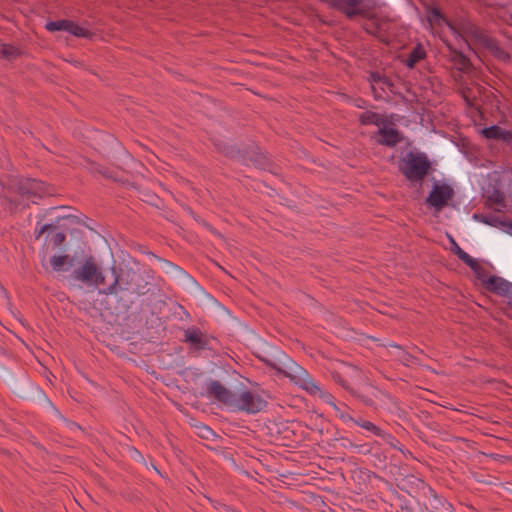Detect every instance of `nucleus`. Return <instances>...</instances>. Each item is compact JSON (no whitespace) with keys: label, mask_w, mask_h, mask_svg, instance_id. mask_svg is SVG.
I'll list each match as a JSON object with an SVG mask.
<instances>
[{"label":"nucleus","mask_w":512,"mask_h":512,"mask_svg":"<svg viewBox=\"0 0 512 512\" xmlns=\"http://www.w3.org/2000/svg\"><path fill=\"white\" fill-rule=\"evenodd\" d=\"M427 427H428L430 430H432V431H434V432L438 433L439 435H441V436H442V439H443L444 441H451L452 439H455V440H463V439H462V438H460V437H454V436H452V435L448 434L447 432H445L444 430H442V429L440 428V426H439L436 422H431V423L427 424Z\"/></svg>","instance_id":"38"},{"label":"nucleus","mask_w":512,"mask_h":512,"mask_svg":"<svg viewBox=\"0 0 512 512\" xmlns=\"http://www.w3.org/2000/svg\"><path fill=\"white\" fill-rule=\"evenodd\" d=\"M17 192L21 196L27 198L30 197H42L47 193L46 184L36 179L27 178L19 181L17 185Z\"/></svg>","instance_id":"13"},{"label":"nucleus","mask_w":512,"mask_h":512,"mask_svg":"<svg viewBox=\"0 0 512 512\" xmlns=\"http://www.w3.org/2000/svg\"><path fill=\"white\" fill-rule=\"evenodd\" d=\"M135 453L138 457L137 461L140 462L143 466H145V468L149 469L148 463L144 459V457L137 450H135Z\"/></svg>","instance_id":"53"},{"label":"nucleus","mask_w":512,"mask_h":512,"mask_svg":"<svg viewBox=\"0 0 512 512\" xmlns=\"http://www.w3.org/2000/svg\"><path fill=\"white\" fill-rule=\"evenodd\" d=\"M334 441L335 442H338L339 445L342 447V448H354V449H359V451H363V452H370V450L367 448V445H357V444H354L349 438L347 437H343V436H340V437H336L334 438Z\"/></svg>","instance_id":"33"},{"label":"nucleus","mask_w":512,"mask_h":512,"mask_svg":"<svg viewBox=\"0 0 512 512\" xmlns=\"http://www.w3.org/2000/svg\"><path fill=\"white\" fill-rule=\"evenodd\" d=\"M202 429H203L202 437L207 438L208 434L212 433L211 429L207 426H203Z\"/></svg>","instance_id":"56"},{"label":"nucleus","mask_w":512,"mask_h":512,"mask_svg":"<svg viewBox=\"0 0 512 512\" xmlns=\"http://www.w3.org/2000/svg\"><path fill=\"white\" fill-rule=\"evenodd\" d=\"M122 185L135 189L139 194L140 199L151 206L160 208L163 204L162 200L156 193L150 191L146 187H143V185H138L137 183L130 181H122Z\"/></svg>","instance_id":"17"},{"label":"nucleus","mask_w":512,"mask_h":512,"mask_svg":"<svg viewBox=\"0 0 512 512\" xmlns=\"http://www.w3.org/2000/svg\"><path fill=\"white\" fill-rule=\"evenodd\" d=\"M50 264L55 272H65L73 267L74 258L68 255H54L50 258Z\"/></svg>","instance_id":"20"},{"label":"nucleus","mask_w":512,"mask_h":512,"mask_svg":"<svg viewBox=\"0 0 512 512\" xmlns=\"http://www.w3.org/2000/svg\"><path fill=\"white\" fill-rule=\"evenodd\" d=\"M97 173L101 174L105 178L112 179L115 182H120L122 184V181H125L124 179H120L116 176H114L108 168L99 166V169H97Z\"/></svg>","instance_id":"45"},{"label":"nucleus","mask_w":512,"mask_h":512,"mask_svg":"<svg viewBox=\"0 0 512 512\" xmlns=\"http://www.w3.org/2000/svg\"><path fill=\"white\" fill-rule=\"evenodd\" d=\"M500 487L512 494V482H500Z\"/></svg>","instance_id":"51"},{"label":"nucleus","mask_w":512,"mask_h":512,"mask_svg":"<svg viewBox=\"0 0 512 512\" xmlns=\"http://www.w3.org/2000/svg\"><path fill=\"white\" fill-rule=\"evenodd\" d=\"M474 219L481 221L482 223L489 225V226H496L497 225V219L494 217H488L483 214H474Z\"/></svg>","instance_id":"46"},{"label":"nucleus","mask_w":512,"mask_h":512,"mask_svg":"<svg viewBox=\"0 0 512 512\" xmlns=\"http://www.w3.org/2000/svg\"><path fill=\"white\" fill-rule=\"evenodd\" d=\"M245 160H249L254 164L255 167L263 169L267 164L266 156L261 153L258 148L251 153H249L248 157L245 156Z\"/></svg>","instance_id":"30"},{"label":"nucleus","mask_w":512,"mask_h":512,"mask_svg":"<svg viewBox=\"0 0 512 512\" xmlns=\"http://www.w3.org/2000/svg\"><path fill=\"white\" fill-rule=\"evenodd\" d=\"M147 255L153 257L160 264L163 273L174 278L177 282L200 298L208 309L211 310V308L218 302L216 298L205 291V289L180 266L155 255L153 252H148Z\"/></svg>","instance_id":"5"},{"label":"nucleus","mask_w":512,"mask_h":512,"mask_svg":"<svg viewBox=\"0 0 512 512\" xmlns=\"http://www.w3.org/2000/svg\"><path fill=\"white\" fill-rule=\"evenodd\" d=\"M399 171L410 182H421L431 169V162L424 152L409 151L401 158Z\"/></svg>","instance_id":"7"},{"label":"nucleus","mask_w":512,"mask_h":512,"mask_svg":"<svg viewBox=\"0 0 512 512\" xmlns=\"http://www.w3.org/2000/svg\"><path fill=\"white\" fill-rule=\"evenodd\" d=\"M151 465V468L156 472V474L160 477H163V475L161 474V472L156 468V466L153 464V463H150Z\"/></svg>","instance_id":"58"},{"label":"nucleus","mask_w":512,"mask_h":512,"mask_svg":"<svg viewBox=\"0 0 512 512\" xmlns=\"http://www.w3.org/2000/svg\"><path fill=\"white\" fill-rule=\"evenodd\" d=\"M385 346H386V347L395 348V349H397L398 351H399V350H402V346H401V345H398V344L393 343V342L388 343V344H387V345H385Z\"/></svg>","instance_id":"57"},{"label":"nucleus","mask_w":512,"mask_h":512,"mask_svg":"<svg viewBox=\"0 0 512 512\" xmlns=\"http://www.w3.org/2000/svg\"><path fill=\"white\" fill-rule=\"evenodd\" d=\"M399 497L405 498L404 495H399ZM404 501L406 503V507H408V505L411 504V501H409V500L404 499Z\"/></svg>","instance_id":"61"},{"label":"nucleus","mask_w":512,"mask_h":512,"mask_svg":"<svg viewBox=\"0 0 512 512\" xmlns=\"http://www.w3.org/2000/svg\"><path fill=\"white\" fill-rule=\"evenodd\" d=\"M359 122L361 125H376L380 126L384 124V119L382 116L376 112L366 111L359 116Z\"/></svg>","instance_id":"25"},{"label":"nucleus","mask_w":512,"mask_h":512,"mask_svg":"<svg viewBox=\"0 0 512 512\" xmlns=\"http://www.w3.org/2000/svg\"><path fill=\"white\" fill-rule=\"evenodd\" d=\"M368 80H369V82L371 84L382 83L383 86L388 87L390 89V91H392V87L394 86V84H393V82L391 81L390 78H388L385 75H381L378 72H371L370 75H369ZM371 88H372V91L375 93L376 90H375L374 85H371Z\"/></svg>","instance_id":"29"},{"label":"nucleus","mask_w":512,"mask_h":512,"mask_svg":"<svg viewBox=\"0 0 512 512\" xmlns=\"http://www.w3.org/2000/svg\"><path fill=\"white\" fill-rule=\"evenodd\" d=\"M230 408L236 411H244L249 414L260 412L266 407V401L249 390L242 391L238 396L234 393Z\"/></svg>","instance_id":"10"},{"label":"nucleus","mask_w":512,"mask_h":512,"mask_svg":"<svg viewBox=\"0 0 512 512\" xmlns=\"http://www.w3.org/2000/svg\"><path fill=\"white\" fill-rule=\"evenodd\" d=\"M71 277L74 280L94 285L96 287L104 285L105 277L99 269L93 256H87L81 266L76 268Z\"/></svg>","instance_id":"9"},{"label":"nucleus","mask_w":512,"mask_h":512,"mask_svg":"<svg viewBox=\"0 0 512 512\" xmlns=\"http://www.w3.org/2000/svg\"><path fill=\"white\" fill-rule=\"evenodd\" d=\"M452 61L458 65V69L463 72H467L471 69L472 63L470 59L463 54L461 51L453 50Z\"/></svg>","instance_id":"27"},{"label":"nucleus","mask_w":512,"mask_h":512,"mask_svg":"<svg viewBox=\"0 0 512 512\" xmlns=\"http://www.w3.org/2000/svg\"><path fill=\"white\" fill-rule=\"evenodd\" d=\"M484 47L487 48L498 59L510 60V55L500 47L498 40L493 37L485 38Z\"/></svg>","instance_id":"23"},{"label":"nucleus","mask_w":512,"mask_h":512,"mask_svg":"<svg viewBox=\"0 0 512 512\" xmlns=\"http://www.w3.org/2000/svg\"><path fill=\"white\" fill-rule=\"evenodd\" d=\"M481 134L486 139L502 141L512 149V132L510 130L503 129L498 125H491L489 127H484L481 130Z\"/></svg>","instance_id":"15"},{"label":"nucleus","mask_w":512,"mask_h":512,"mask_svg":"<svg viewBox=\"0 0 512 512\" xmlns=\"http://www.w3.org/2000/svg\"><path fill=\"white\" fill-rule=\"evenodd\" d=\"M487 202L489 204L505 207L504 193L497 188H493L491 194L487 197Z\"/></svg>","instance_id":"34"},{"label":"nucleus","mask_w":512,"mask_h":512,"mask_svg":"<svg viewBox=\"0 0 512 512\" xmlns=\"http://www.w3.org/2000/svg\"><path fill=\"white\" fill-rule=\"evenodd\" d=\"M102 138L104 141L108 142V143H112V144H117V140L111 136V135H107V134H103L102 135Z\"/></svg>","instance_id":"54"},{"label":"nucleus","mask_w":512,"mask_h":512,"mask_svg":"<svg viewBox=\"0 0 512 512\" xmlns=\"http://www.w3.org/2000/svg\"><path fill=\"white\" fill-rule=\"evenodd\" d=\"M355 425L363 428L364 430H366L378 437H380L384 431L380 427H378L377 425L372 423L371 421L364 420L362 418H357V421H355Z\"/></svg>","instance_id":"32"},{"label":"nucleus","mask_w":512,"mask_h":512,"mask_svg":"<svg viewBox=\"0 0 512 512\" xmlns=\"http://www.w3.org/2000/svg\"><path fill=\"white\" fill-rule=\"evenodd\" d=\"M397 359L405 366H408L410 363L421 365L418 361V358L406 352L403 347L402 350H399Z\"/></svg>","instance_id":"37"},{"label":"nucleus","mask_w":512,"mask_h":512,"mask_svg":"<svg viewBox=\"0 0 512 512\" xmlns=\"http://www.w3.org/2000/svg\"><path fill=\"white\" fill-rule=\"evenodd\" d=\"M73 425L76 426L77 428H80V426L77 423H73Z\"/></svg>","instance_id":"63"},{"label":"nucleus","mask_w":512,"mask_h":512,"mask_svg":"<svg viewBox=\"0 0 512 512\" xmlns=\"http://www.w3.org/2000/svg\"><path fill=\"white\" fill-rule=\"evenodd\" d=\"M76 217L72 215L62 216L58 217L53 223H47L42 225L39 230L35 231V238L39 239L45 232H48L46 238L49 236L50 232H55L56 230L60 229L62 226L60 222L62 220H75Z\"/></svg>","instance_id":"22"},{"label":"nucleus","mask_w":512,"mask_h":512,"mask_svg":"<svg viewBox=\"0 0 512 512\" xmlns=\"http://www.w3.org/2000/svg\"><path fill=\"white\" fill-rule=\"evenodd\" d=\"M403 485L396 483V487L401 492L406 493L412 500L417 501L418 498H424V502L420 507L419 512H454V508L451 503L446 499L440 497L430 486L421 482V486L413 485L410 488L406 487L408 482H401Z\"/></svg>","instance_id":"6"},{"label":"nucleus","mask_w":512,"mask_h":512,"mask_svg":"<svg viewBox=\"0 0 512 512\" xmlns=\"http://www.w3.org/2000/svg\"><path fill=\"white\" fill-rule=\"evenodd\" d=\"M467 266L471 268L477 267L478 261L472 258L469 254H467L464 259L462 260Z\"/></svg>","instance_id":"48"},{"label":"nucleus","mask_w":512,"mask_h":512,"mask_svg":"<svg viewBox=\"0 0 512 512\" xmlns=\"http://www.w3.org/2000/svg\"><path fill=\"white\" fill-rule=\"evenodd\" d=\"M463 30L465 33L469 34L478 42H480L483 46L485 44V38H490L489 35L484 33L479 27L472 23H466L465 25H463Z\"/></svg>","instance_id":"26"},{"label":"nucleus","mask_w":512,"mask_h":512,"mask_svg":"<svg viewBox=\"0 0 512 512\" xmlns=\"http://www.w3.org/2000/svg\"><path fill=\"white\" fill-rule=\"evenodd\" d=\"M510 319H512V316H509Z\"/></svg>","instance_id":"64"},{"label":"nucleus","mask_w":512,"mask_h":512,"mask_svg":"<svg viewBox=\"0 0 512 512\" xmlns=\"http://www.w3.org/2000/svg\"><path fill=\"white\" fill-rule=\"evenodd\" d=\"M225 156L229 157V158H242L244 161H245V155L242 154L241 150L238 149L236 146L234 145H227V148H225L224 150V153H223Z\"/></svg>","instance_id":"41"},{"label":"nucleus","mask_w":512,"mask_h":512,"mask_svg":"<svg viewBox=\"0 0 512 512\" xmlns=\"http://www.w3.org/2000/svg\"><path fill=\"white\" fill-rule=\"evenodd\" d=\"M270 435L273 437L275 442L280 443L281 445H286L284 443L285 439L289 438V434L292 433L286 425V423H274L271 427H269Z\"/></svg>","instance_id":"21"},{"label":"nucleus","mask_w":512,"mask_h":512,"mask_svg":"<svg viewBox=\"0 0 512 512\" xmlns=\"http://www.w3.org/2000/svg\"><path fill=\"white\" fill-rule=\"evenodd\" d=\"M185 210L188 212V214H189L190 216H192V218H193L196 222H198V223H200V224H201V221H204V220H203V219H201L199 216H197V215L192 211V209H191L190 207H185Z\"/></svg>","instance_id":"50"},{"label":"nucleus","mask_w":512,"mask_h":512,"mask_svg":"<svg viewBox=\"0 0 512 512\" xmlns=\"http://www.w3.org/2000/svg\"><path fill=\"white\" fill-rule=\"evenodd\" d=\"M111 272L114 275V280L111 285L102 290V293L115 295L125 310L132 306L134 302L132 296L139 297L149 292V284L147 282L142 285L136 283L137 279L140 278V275L136 272L128 270L117 274L114 266L111 267Z\"/></svg>","instance_id":"4"},{"label":"nucleus","mask_w":512,"mask_h":512,"mask_svg":"<svg viewBox=\"0 0 512 512\" xmlns=\"http://www.w3.org/2000/svg\"><path fill=\"white\" fill-rule=\"evenodd\" d=\"M66 241V234L62 231H58L53 233L51 237V242L54 248H61V246Z\"/></svg>","instance_id":"42"},{"label":"nucleus","mask_w":512,"mask_h":512,"mask_svg":"<svg viewBox=\"0 0 512 512\" xmlns=\"http://www.w3.org/2000/svg\"><path fill=\"white\" fill-rule=\"evenodd\" d=\"M226 512H235V511L230 508H226Z\"/></svg>","instance_id":"62"},{"label":"nucleus","mask_w":512,"mask_h":512,"mask_svg":"<svg viewBox=\"0 0 512 512\" xmlns=\"http://www.w3.org/2000/svg\"><path fill=\"white\" fill-rule=\"evenodd\" d=\"M363 0H333L332 6L341 13H343L348 19H354L356 16H362L365 18H371L368 9L358 7Z\"/></svg>","instance_id":"12"},{"label":"nucleus","mask_w":512,"mask_h":512,"mask_svg":"<svg viewBox=\"0 0 512 512\" xmlns=\"http://www.w3.org/2000/svg\"><path fill=\"white\" fill-rule=\"evenodd\" d=\"M332 405L337 413V416L340 418L341 421H343L344 423L352 422L355 424V421H357L356 418L352 417L348 412L340 410V408L337 407L335 404Z\"/></svg>","instance_id":"43"},{"label":"nucleus","mask_w":512,"mask_h":512,"mask_svg":"<svg viewBox=\"0 0 512 512\" xmlns=\"http://www.w3.org/2000/svg\"><path fill=\"white\" fill-rule=\"evenodd\" d=\"M255 355L267 366L282 373L311 395H315L320 391L319 387L309 377L308 372L279 347L268 342H262L256 347Z\"/></svg>","instance_id":"2"},{"label":"nucleus","mask_w":512,"mask_h":512,"mask_svg":"<svg viewBox=\"0 0 512 512\" xmlns=\"http://www.w3.org/2000/svg\"><path fill=\"white\" fill-rule=\"evenodd\" d=\"M206 395L213 396L220 403L230 407L234 393L217 380H210L206 384Z\"/></svg>","instance_id":"14"},{"label":"nucleus","mask_w":512,"mask_h":512,"mask_svg":"<svg viewBox=\"0 0 512 512\" xmlns=\"http://www.w3.org/2000/svg\"><path fill=\"white\" fill-rule=\"evenodd\" d=\"M89 164H90V170L92 172H97V169H99V164L95 163V162H90L88 160H86Z\"/></svg>","instance_id":"55"},{"label":"nucleus","mask_w":512,"mask_h":512,"mask_svg":"<svg viewBox=\"0 0 512 512\" xmlns=\"http://www.w3.org/2000/svg\"><path fill=\"white\" fill-rule=\"evenodd\" d=\"M99 151H100L101 153H103V154H107V153H108V151L105 149V147H100V148H99Z\"/></svg>","instance_id":"60"},{"label":"nucleus","mask_w":512,"mask_h":512,"mask_svg":"<svg viewBox=\"0 0 512 512\" xmlns=\"http://www.w3.org/2000/svg\"><path fill=\"white\" fill-rule=\"evenodd\" d=\"M426 57V51L423 49L421 44H417L411 52L408 54L407 59L404 61V64L412 69L415 65L422 59Z\"/></svg>","instance_id":"24"},{"label":"nucleus","mask_w":512,"mask_h":512,"mask_svg":"<svg viewBox=\"0 0 512 512\" xmlns=\"http://www.w3.org/2000/svg\"><path fill=\"white\" fill-rule=\"evenodd\" d=\"M331 376L335 382L366 406L384 409L389 408L392 402L391 396L372 385L357 366L339 362L331 370Z\"/></svg>","instance_id":"1"},{"label":"nucleus","mask_w":512,"mask_h":512,"mask_svg":"<svg viewBox=\"0 0 512 512\" xmlns=\"http://www.w3.org/2000/svg\"><path fill=\"white\" fill-rule=\"evenodd\" d=\"M201 224L206 227L208 229L209 232H211L213 235L221 238V239H224V236L216 229L214 228L213 226H211L209 223H207L206 221H201Z\"/></svg>","instance_id":"47"},{"label":"nucleus","mask_w":512,"mask_h":512,"mask_svg":"<svg viewBox=\"0 0 512 512\" xmlns=\"http://www.w3.org/2000/svg\"><path fill=\"white\" fill-rule=\"evenodd\" d=\"M451 251L457 255V257L462 261L464 257L468 254L463 249L459 247L456 241L450 237Z\"/></svg>","instance_id":"44"},{"label":"nucleus","mask_w":512,"mask_h":512,"mask_svg":"<svg viewBox=\"0 0 512 512\" xmlns=\"http://www.w3.org/2000/svg\"><path fill=\"white\" fill-rule=\"evenodd\" d=\"M7 356L4 348L0 347V360ZM0 376L10 386L13 394L23 400L31 401L39 406L50 408L56 415L61 417L59 411L44 393V391L32 382L26 374L15 378L10 371L0 365Z\"/></svg>","instance_id":"3"},{"label":"nucleus","mask_w":512,"mask_h":512,"mask_svg":"<svg viewBox=\"0 0 512 512\" xmlns=\"http://www.w3.org/2000/svg\"><path fill=\"white\" fill-rule=\"evenodd\" d=\"M21 55L20 50L11 44L0 45V59L12 61Z\"/></svg>","instance_id":"28"},{"label":"nucleus","mask_w":512,"mask_h":512,"mask_svg":"<svg viewBox=\"0 0 512 512\" xmlns=\"http://www.w3.org/2000/svg\"><path fill=\"white\" fill-rule=\"evenodd\" d=\"M184 341L189 343L195 350H205L209 340L198 327H190L185 330Z\"/></svg>","instance_id":"16"},{"label":"nucleus","mask_w":512,"mask_h":512,"mask_svg":"<svg viewBox=\"0 0 512 512\" xmlns=\"http://www.w3.org/2000/svg\"><path fill=\"white\" fill-rule=\"evenodd\" d=\"M227 145H228V143H225L224 141H218L215 143L216 148L222 154L224 153L225 148H227Z\"/></svg>","instance_id":"52"},{"label":"nucleus","mask_w":512,"mask_h":512,"mask_svg":"<svg viewBox=\"0 0 512 512\" xmlns=\"http://www.w3.org/2000/svg\"><path fill=\"white\" fill-rule=\"evenodd\" d=\"M433 19L440 25L443 21H446V16L439 8L432 7L428 12V20L432 22Z\"/></svg>","instance_id":"40"},{"label":"nucleus","mask_w":512,"mask_h":512,"mask_svg":"<svg viewBox=\"0 0 512 512\" xmlns=\"http://www.w3.org/2000/svg\"><path fill=\"white\" fill-rule=\"evenodd\" d=\"M211 311L221 319L236 320V318L231 315L230 311L219 301L211 308Z\"/></svg>","instance_id":"36"},{"label":"nucleus","mask_w":512,"mask_h":512,"mask_svg":"<svg viewBox=\"0 0 512 512\" xmlns=\"http://www.w3.org/2000/svg\"><path fill=\"white\" fill-rule=\"evenodd\" d=\"M69 24H70V20H67V19L50 21L46 24L45 28L50 32L61 31V30L68 32Z\"/></svg>","instance_id":"35"},{"label":"nucleus","mask_w":512,"mask_h":512,"mask_svg":"<svg viewBox=\"0 0 512 512\" xmlns=\"http://www.w3.org/2000/svg\"><path fill=\"white\" fill-rule=\"evenodd\" d=\"M486 89L480 85H476L475 87H464L461 89V95L464 99L465 103L471 107L479 110V106L477 103V99L479 96L484 93Z\"/></svg>","instance_id":"19"},{"label":"nucleus","mask_w":512,"mask_h":512,"mask_svg":"<svg viewBox=\"0 0 512 512\" xmlns=\"http://www.w3.org/2000/svg\"><path fill=\"white\" fill-rule=\"evenodd\" d=\"M442 23L445 24L453 34H459V31L457 30L455 25L447 17H446V21H443Z\"/></svg>","instance_id":"49"},{"label":"nucleus","mask_w":512,"mask_h":512,"mask_svg":"<svg viewBox=\"0 0 512 512\" xmlns=\"http://www.w3.org/2000/svg\"><path fill=\"white\" fill-rule=\"evenodd\" d=\"M378 134L382 138L377 140V143L387 147H394L403 140V135L396 128L381 127L378 130Z\"/></svg>","instance_id":"18"},{"label":"nucleus","mask_w":512,"mask_h":512,"mask_svg":"<svg viewBox=\"0 0 512 512\" xmlns=\"http://www.w3.org/2000/svg\"><path fill=\"white\" fill-rule=\"evenodd\" d=\"M68 32L76 37H83L91 39L94 36V33L90 32L84 27H81L74 21L70 20Z\"/></svg>","instance_id":"31"},{"label":"nucleus","mask_w":512,"mask_h":512,"mask_svg":"<svg viewBox=\"0 0 512 512\" xmlns=\"http://www.w3.org/2000/svg\"><path fill=\"white\" fill-rule=\"evenodd\" d=\"M358 108H365V101L362 100L361 103L356 105Z\"/></svg>","instance_id":"59"},{"label":"nucleus","mask_w":512,"mask_h":512,"mask_svg":"<svg viewBox=\"0 0 512 512\" xmlns=\"http://www.w3.org/2000/svg\"><path fill=\"white\" fill-rule=\"evenodd\" d=\"M454 196V189L450 184L435 182L429 192L425 203L435 210L440 211Z\"/></svg>","instance_id":"11"},{"label":"nucleus","mask_w":512,"mask_h":512,"mask_svg":"<svg viewBox=\"0 0 512 512\" xmlns=\"http://www.w3.org/2000/svg\"><path fill=\"white\" fill-rule=\"evenodd\" d=\"M381 439L384 440L387 444H389L392 448L399 450L403 454H405L404 449L402 448L400 442L398 439H396L393 435L386 433L383 431L382 435L380 436Z\"/></svg>","instance_id":"39"},{"label":"nucleus","mask_w":512,"mask_h":512,"mask_svg":"<svg viewBox=\"0 0 512 512\" xmlns=\"http://www.w3.org/2000/svg\"><path fill=\"white\" fill-rule=\"evenodd\" d=\"M476 278L481 281L485 290L497 296L508 299L507 305L512 308V282L497 275L487 276L486 270L477 263V267L471 268Z\"/></svg>","instance_id":"8"}]
</instances>
